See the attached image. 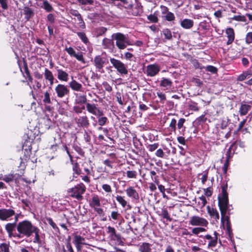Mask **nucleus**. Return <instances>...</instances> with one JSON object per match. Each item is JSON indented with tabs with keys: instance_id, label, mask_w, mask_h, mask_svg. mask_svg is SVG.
<instances>
[{
	"instance_id": "nucleus-1",
	"label": "nucleus",
	"mask_w": 252,
	"mask_h": 252,
	"mask_svg": "<svg viewBox=\"0 0 252 252\" xmlns=\"http://www.w3.org/2000/svg\"><path fill=\"white\" fill-rule=\"evenodd\" d=\"M37 228L30 221L23 220L16 225V229L18 233L15 236H17L18 238H21L24 236L29 238L33 234V232Z\"/></svg>"
},
{
	"instance_id": "nucleus-2",
	"label": "nucleus",
	"mask_w": 252,
	"mask_h": 252,
	"mask_svg": "<svg viewBox=\"0 0 252 252\" xmlns=\"http://www.w3.org/2000/svg\"><path fill=\"white\" fill-rule=\"evenodd\" d=\"M221 189L222 196L219 197V207L221 213V221L223 222V218L225 217L228 208V199L226 192L227 186H222Z\"/></svg>"
},
{
	"instance_id": "nucleus-3",
	"label": "nucleus",
	"mask_w": 252,
	"mask_h": 252,
	"mask_svg": "<svg viewBox=\"0 0 252 252\" xmlns=\"http://www.w3.org/2000/svg\"><path fill=\"white\" fill-rule=\"evenodd\" d=\"M114 38L116 41V45L119 49H124L130 44L128 36L122 33H116Z\"/></svg>"
},
{
	"instance_id": "nucleus-4",
	"label": "nucleus",
	"mask_w": 252,
	"mask_h": 252,
	"mask_svg": "<svg viewBox=\"0 0 252 252\" xmlns=\"http://www.w3.org/2000/svg\"><path fill=\"white\" fill-rule=\"evenodd\" d=\"M85 191V186L83 183H80L71 189L69 191V193L70 196L75 198L78 200H81L83 198L82 194Z\"/></svg>"
},
{
	"instance_id": "nucleus-5",
	"label": "nucleus",
	"mask_w": 252,
	"mask_h": 252,
	"mask_svg": "<svg viewBox=\"0 0 252 252\" xmlns=\"http://www.w3.org/2000/svg\"><path fill=\"white\" fill-rule=\"evenodd\" d=\"M110 62L113 66L121 75H126L128 73V70L126 65L120 60L113 58H110Z\"/></svg>"
},
{
	"instance_id": "nucleus-6",
	"label": "nucleus",
	"mask_w": 252,
	"mask_h": 252,
	"mask_svg": "<svg viewBox=\"0 0 252 252\" xmlns=\"http://www.w3.org/2000/svg\"><path fill=\"white\" fill-rule=\"evenodd\" d=\"M189 223L192 226L206 227L208 224V221L203 218L197 216H193L190 217Z\"/></svg>"
},
{
	"instance_id": "nucleus-7",
	"label": "nucleus",
	"mask_w": 252,
	"mask_h": 252,
	"mask_svg": "<svg viewBox=\"0 0 252 252\" xmlns=\"http://www.w3.org/2000/svg\"><path fill=\"white\" fill-rule=\"evenodd\" d=\"M108 62L107 59L101 56L97 55L94 58V63L96 71L102 72L105 64Z\"/></svg>"
},
{
	"instance_id": "nucleus-8",
	"label": "nucleus",
	"mask_w": 252,
	"mask_h": 252,
	"mask_svg": "<svg viewBox=\"0 0 252 252\" xmlns=\"http://www.w3.org/2000/svg\"><path fill=\"white\" fill-rule=\"evenodd\" d=\"M160 70V66L156 64H151L148 65L146 67L144 73L149 77H154L156 76Z\"/></svg>"
},
{
	"instance_id": "nucleus-9",
	"label": "nucleus",
	"mask_w": 252,
	"mask_h": 252,
	"mask_svg": "<svg viewBox=\"0 0 252 252\" xmlns=\"http://www.w3.org/2000/svg\"><path fill=\"white\" fill-rule=\"evenodd\" d=\"M55 91L59 98H63L69 94L68 87L62 84L57 85L55 88Z\"/></svg>"
},
{
	"instance_id": "nucleus-10",
	"label": "nucleus",
	"mask_w": 252,
	"mask_h": 252,
	"mask_svg": "<svg viewBox=\"0 0 252 252\" xmlns=\"http://www.w3.org/2000/svg\"><path fill=\"white\" fill-rule=\"evenodd\" d=\"M15 214V211L11 209H0V220L2 221H8Z\"/></svg>"
},
{
	"instance_id": "nucleus-11",
	"label": "nucleus",
	"mask_w": 252,
	"mask_h": 252,
	"mask_svg": "<svg viewBox=\"0 0 252 252\" xmlns=\"http://www.w3.org/2000/svg\"><path fill=\"white\" fill-rule=\"evenodd\" d=\"M86 109L89 113L92 114L95 116H103V111L100 110L97 107V105L94 103H86Z\"/></svg>"
},
{
	"instance_id": "nucleus-12",
	"label": "nucleus",
	"mask_w": 252,
	"mask_h": 252,
	"mask_svg": "<svg viewBox=\"0 0 252 252\" xmlns=\"http://www.w3.org/2000/svg\"><path fill=\"white\" fill-rule=\"evenodd\" d=\"M65 50L71 56L75 58L78 61L85 63V60L81 52L76 53L74 49L71 47H66Z\"/></svg>"
},
{
	"instance_id": "nucleus-13",
	"label": "nucleus",
	"mask_w": 252,
	"mask_h": 252,
	"mask_svg": "<svg viewBox=\"0 0 252 252\" xmlns=\"http://www.w3.org/2000/svg\"><path fill=\"white\" fill-rule=\"evenodd\" d=\"M18 220V217L16 216L15 217V222L14 223H8L5 226V229L6 230L8 234V236L10 237H13L15 238H17V236H16L17 233H14L13 231L15 230L16 227V222Z\"/></svg>"
},
{
	"instance_id": "nucleus-14",
	"label": "nucleus",
	"mask_w": 252,
	"mask_h": 252,
	"mask_svg": "<svg viewBox=\"0 0 252 252\" xmlns=\"http://www.w3.org/2000/svg\"><path fill=\"white\" fill-rule=\"evenodd\" d=\"M106 232L109 235V238L112 240L119 241L120 240V235L116 233L114 227L109 226L107 227Z\"/></svg>"
},
{
	"instance_id": "nucleus-15",
	"label": "nucleus",
	"mask_w": 252,
	"mask_h": 252,
	"mask_svg": "<svg viewBox=\"0 0 252 252\" xmlns=\"http://www.w3.org/2000/svg\"><path fill=\"white\" fill-rule=\"evenodd\" d=\"M69 13L76 17L77 20L78 21V25L80 28L82 29H84L85 28V24L82 18L81 14L79 13V12L74 9H70L69 10Z\"/></svg>"
},
{
	"instance_id": "nucleus-16",
	"label": "nucleus",
	"mask_w": 252,
	"mask_h": 252,
	"mask_svg": "<svg viewBox=\"0 0 252 252\" xmlns=\"http://www.w3.org/2000/svg\"><path fill=\"white\" fill-rule=\"evenodd\" d=\"M126 192L127 196L134 200H138L139 198V194L137 191L132 187H128L126 189Z\"/></svg>"
},
{
	"instance_id": "nucleus-17",
	"label": "nucleus",
	"mask_w": 252,
	"mask_h": 252,
	"mask_svg": "<svg viewBox=\"0 0 252 252\" xmlns=\"http://www.w3.org/2000/svg\"><path fill=\"white\" fill-rule=\"evenodd\" d=\"M153 244L148 242H143L138 245L139 252H154L153 250Z\"/></svg>"
},
{
	"instance_id": "nucleus-18",
	"label": "nucleus",
	"mask_w": 252,
	"mask_h": 252,
	"mask_svg": "<svg viewBox=\"0 0 252 252\" xmlns=\"http://www.w3.org/2000/svg\"><path fill=\"white\" fill-rule=\"evenodd\" d=\"M69 87L72 90L76 92H81L82 91L83 86L81 84L74 80L72 77V80L68 83Z\"/></svg>"
},
{
	"instance_id": "nucleus-19",
	"label": "nucleus",
	"mask_w": 252,
	"mask_h": 252,
	"mask_svg": "<svg viewBox=\"0 0 252 252\" xmlns=\"http://www.w3.org/2000/svg\"><path fill=\"white\" fill-rule=\"evenodd\" d=\"M58 79L63 82H67L68 80V74L61 69H57Z\"/></svg>"
},
{
	"instance_id": "nucleus-20",
	"label": "nucleus",
	"mask_w": 252,
	"mask_h": 252,
	"mask_svg": "<svg viewBox=\"0 0 252 252\" xmlns=\"http://www.w3.org/2000/svg\"><path fill=\"white\" fill-rule=\"evenodd\" d=\"M207 212L210 216L215 219L216 221H218L220 219L219 213L217 209L211 208L209 206H207Z\"/></svg>"
},
{
	"instance_id": "nucleus-21",
	"label": "nucleus",
	"mask_w": 252,
	"mask_h": 252,
	"mask_svg": "<svg viewBox=\"0 0 252 252\" xmlns=\"http://www.w3.org/2000/svg\"><path fill=\"white\" fill-rule=\"evenodd\" d=\"M194 25L192 20L189 19H184L180 21L181 26L185 29H190Z\"/></svg>"
},
{
	"instance_id": "nucleus-22",
	"label": "nucleus",
	"mask_w": 252,
	"mask_h": 252,
	"mask_svg": "<svg viewBox=\"0 0 252 252\" xmlns=\"http://www.w3.org/2000/svg\"><path fill=\"white\" fill-rule=\"evenodd\" d=\"M76 123L78 126L82 127H88L90 125L88 117L86 116L80 117L76 119Z\"/></svg>"
},
{
	"instance_id": "nucleus-23",
	"label": "nucleus",
	"mask_w": 252,
	"mask_h": 252,
	"mask_svg": "<svg viewBox=\"0 0 252 252\" xmlns=\"http://www.w3.org/2000/svg\"><path fill=\"white\" fill-rule=\"evenodd\" d=\"M225 32L227 34L228 40L227 41V45L231 44L235 38V33L234 30L231 28H229L226 29Z\"/></svg>"
},
{
	"instance_id": "nucleus-24",
	"label": "nucleus",
	"mask_w": 252,
	"mask_h": 252,
	"mask_svg": "<svg viewBox=\"0 0 252 252\" xmlns=\"http://www.w3.org/2000/svg\"><path fill=\"white\" fill-rule=\"evenodd\" d=\"M172 85V82L171 80L166 78H162L160 81V87L163 88L164 90L169 89Z\"/></svg>"
},
{
	"instance_id": "nucleus-25",
	"label": "nucleus",
	"mask_w": 252,
	"mask_h": 252,
	"mask_svg": "<svg viewBox=\"0 0 252 252\" xmlns=\"http://www.w3.org/2000/svg\"><path fill=\"white\" fill-rule=\"evenodd\" d=\"M44 77L46 80H48L51 86L54 84V77L52 72L47 68H45L44 70Z\"/></svg>"
},
{
	"instance_id": "nucleus-26",
	"label": "nucleus",
	"mask_w": 252,
	"mask_h": 252,
	"mask_svg": "<svg viewBox=\"0 0 252 252\" xmlns=\"http://www.w3.org/2000/svg\"><path fill=\"white\" fill-rule=\"evenodd\" d=\"M85 241V239L83 237L76 234H73V243L74 245H86Z\"/></svg>"
},
{
	"instance_id": "nucleus-27",
	"label": "nucleus",
	"mask_w": 252,
	"mask_h": 252,
	"mask_svg": "<svg viewBox=\"0 0 252 252\" xmlns=\"http://www.w3.org/2000/svg\"><path fill=\"white\" fill-rule=\"evenodd\" d=\"M185 121L186 120L184 118H180L177 124V128L181 135H184L186 130V127L184 125Z\"/></svg>"
},
{
	"instance_id": "nucleus-28",
	"label": "nucleus",
	"mask_w": 252,
	"mask_h": 252,
	"mask_svg": "<svg viewBox=\"0 0 252 252\" xmlns=\"http://www.w3.org/2000/svg\"><path fill=\"white\" fill-rule=\"evenodd\" d=\"M75 102L76 104H82L86 103L87 101V97L85 95L75 94Z\"/></svg>"
},
{
	"instance_id": "nucleus-29",
	"label": "nucleus",
	"mask_w": 252,
	"mask_h": 252,
	"mask_svg": "<svg viewBox=\"0 0 252 252\" xmlns=\"http://www.w3.org/2000/svg\"><path fill=\"white\" fill-rule=\"evenodd\" d=\"M65 150L69 157L71 162L73 165V169L74 171L77 174H79L80 173V170L78 167V166H79L77 162L75 163L74 164L73 163V160L72 159V156L70 155V154L68 150V148L66 146H65Z\"/></svg>"
},
{
	"instance_id": "nucleus-30",
	"label": "nucleus",
	"mask_w": 252,
	"mask_h": 252,
	"mask_svg": "<svg viewBox=\"0 0 252 252\" xmlns=\"http://www.w3.org/2000/svg\"><path fill=\"white\" fill-rule=\"evenodd\" d=\"M90 206L92 208H94L95 207H99L100 206V200L98 195H93L92 201L90 203Z\"/></svg>"
},
{
	"instance_id": "nucleus-31",
	"label": "nucleus",
	"mask_w": 252,
	"mask_h": 252,
	"mask_svg": "<svg viewBox=\"0 0 252 252\" xmlns=\"http://www.w3.org/2000/svg\"><path fill=\"white\" fill-rule=\"evenodd\" d=\"M14 177L15 175L13 173H10L1 176L0 177V179L3 180L7 183H8L12 182L14 180Z\"/></svg>"
},
{
	"instance_id": "nucleus-32",
	"label": "nucleus",
	"mask_w": 252,
	"mask_h": 252,
	"mask_svg": "<svg viewBox=\"0 0 252 252\" xmlns=\"http://www.w3.org/2000/svg\"><path fill=\"white\" fill-rule=\"evenodd\" d=\"M110 2L121 7L127 3L126 0H109Z\"/></svg>"
},
{
	"instance_id": "nucleus-33",
	"label": "nucleus",
	"mask_w": 252,
	"mask_h": 252,
	"mask_svg": "<svg viewBox=\"0 0 252 252\" xmlns=\"http://www.w3.org/2000/svg\"><path fill=\"white\" fill-rule=\"evenodd\" d=\"M250 108L251 106L248 104H242L239 110L240 115H245L248 113V111L250 109Z\"/></svg>"
},
{
	"instance_id": "nucleus-34",
	"label": "nucleus",
	"mask_w": 252,
	"mask_h": 252,
	"mask_svg": "<svg viewBox=\"0 0 252 252\" xmlns=\"http://www.w3.org/2000/svg\"><path fill=\"white\" fill-rule=\"evenodd\" d=\"M39 229L37 227L35 230V231L33 232V234H34V238L33 239V242L34 243H37L38 244H41V241L40 239V236H39Z\"/></svg>"
},
{
	"instance_id": "nucleus-35",
	"label": "nucleus",
	"mask_w": 252,
	"mask_h": 252,
	"mask_svg": "<svg viewBox=\"0 0 252 252\" xmlns=\"http://www.w3.org/2000/svg\"><path fill=\"white\" fill-rule=\"evenodd\" d=\"M102 45L105 48H110L113 45V41L111 39L105 38L103 40Z\"/></svg>"
},
{
	"instance_id": "nucleus-36",
	"label": "nucleus",
	"mask_w": 252,
	"mask_h": 252,
	"mask_svg": "<svg viewBox=\"0 0 252 252\" xmlns=\"http://www.w3.org/2000/svg\"><path fill=\"white\" fill-rule=\"evenodd\" d=\"M116 200L122 205L123 207H125L127 205L126 201L123 196L117 195L116 197Z\"/></svg>"
},
{
	"instance_id": "nucleus-37",
	"label": "nucleus",
	"mask_w": 252,
	"mask_h": 252,
	"mask_svg": "<svg viewBox=\"0 0 252 252\" xmlns=\"http://www.w3.org/2000/svg\"><path fill=\"white\" fill-rule=\"evenodd\" d=\"M206 231V229L204 227L200 226L197 227H194L192 229V234L197 235L201 232H203Z\"/></svg>"
},
{
	"instance_id": "nucleus-38",
	"label": "nucleus",
	"mask_w": 252,
	"mask_h": 252,
	"mask_svg": "<svg viewBox=\"0 0 252 252\" xmlns=\"http://www.w3.org/2000/svg\"><path fill=\"white\" fill-rule=\"evenodd\" d=\"M8 244L2 243L0 245V252H10Z\"/></svg>"
},
{
	"instance_id": "nucleus-39",
	"label": "nucleus",
	"mask_w": 252,
	"mask_h": 252,
	"mask_svg": "<svg viewBox=\"0 0 252 252\" xmlns=\"http://www.w3.org/2000/svg\"><path fill=\"white\" fill-rule=\"evenodd\" d=\"M162 33L164 36L165 38H166V39L170 40L172 39V36L171 32L169 29H163L162 31Z\"/></svg>"
},
{
	"instance_id": "nucleus-40",
	"label": "nucleus",
	"mask_w": 252,
	"mask_h": 252,
	"mask_svg": "<svg viewBox=\"0 0 252 252\" xmlns=\"http://www.w3.org/2000/svg\"><path fill=\"white\" fill-rule=\"evenodd\" d=\"M98 118V123L100 126H104L107 121V118L103 116H96Z\"/></svg>"
},
{
	"instance_id": "nucleus-41",
	"label": "nucleus",
	"mask_w": 252,
	"mask_h": 252,
	"mask_svg": "<svg viewBox=\"0 0 252 252\" xmlns=\"http://www.w3.org/2000/svg\"><path fill=\"white\" fill-rule=\"evenodd\" d=\"M77 34L78 36L79 37V38L84 43L86 44L88 42V39L84 32H78Z\"/></svg>"
},
{
	"instance_id": "nucleus-42",
	"label": "nucleus",
	"mask_w": 252,
	"mask_h": 252,
	"mask_svg": "<svg viewBox=\"0 0 252 252\" xmlns=\"http://www.w3.org/2000/svg\"><path fill=\"white\" fill-rule=\"evenodd\" d=\"M231 19L233 20L243 22H246L247 21L246 18L244 15H235L231 18Z\"/></svg>"
},
{
	"instance_id": "nucleus-43",
	"label": "nucleus",
	"mask_w": 252,
	"mask_h": 252,
	"mask_svg": "<svg viewBox=\"0 0 252 252\" xmlns=\"http://www.w3.org/2000/svg\"><path fill=\"white\" fill-rule=\"evenodd\" d=\"M43 5L44 9L47 12L52 11L53 7L51 5L47 0H44L43 2Z\"/></svg>"
},
{
	"instance_id": "nucleus-44",
	"label": "nucleus",
	"mask_w": 252,
	"mask_h": 252,
	"mask_svg": "<svg viewBox=\"0 0 252 252\" xmlns=\"http://www.w3.org/2000/svg\"><path fill=\"white\" fill-rule=\"evenodd\" d=\"M177 121L175 119H172L169 124V127L173 132L176 130Z\"/></svg>"
},
{
	"instance_id": "nucleus-45",
	"label": "nucleus",
	"mask_w": 252,
	"mask_h": 252,
	"mask_svg": "<svg viewBox=\"0 0 252 252\" xmlns=\"http://www.w3.org/2000/svg\"><path fill=\"white\" fill-rule=\"evenodd\" d=\"M161 216L164 219H166L169 221L171 220V219L170 217V215L166 209H162L161 212Z\"/></svg>"
},
{
	"instance_id": "nucleus-46",
	"label": "nucleus",
	"mask_w": 252,
	"mask_h": 252,
	"mask_svg": "<svg viewBox=\"0 0 252 252\" xmlns=\"http://www.w3.org/2000/svg\"><path fill=\"white\" fill-rule=\"evenodd\" d=\"M245 42L247 44L252 43V32H248L245 37Z\"/></svg>"
},
{
	"instance_id": "nucleus-47",
	"label": "nucleus",
	"mask_w": 252,
	"mask_h": 252,
	"mask_svg": "<svg viewBox=\"0 0 252 252\" xmlns=\"http://www.w3.org/2000/svg\"><path fill=\"white\" fill-rule=\"evenodd\" d=\"M165 19L169 22L173 21L175 20V17L174 14L171 12H168L165 16Z\"/></svg>"
},
{
	"instance_id": "nucleus-48",
	"label": "nucleus",
	"mask_w": 252,
	"mask_h": 252,
	"mask_svg": "<svg viewBox=\"0 0 252 252\" xmlns=\"http://www.w3.org/2000/svg\"><path fill=\"white\" fill-rule=\"evenodd\" d=\"M147 19L152 23H156L158 22V17L154 14H150L148 16Z\"/></svg>"
},
{
	"instance_id": "nucleus-49",
	"label": "nucleus",
	"mask_w": 252,
	"mask_h": 252,
	"mask_svg": "<svg viewBox=\"0 0 252 252\" xmlns=\"http://www.w3.org/2000/svg\"><path fill=\"white\" fill-rule=\"evenodd\" d=\"M217 240L218 238L217 237L213 238L212 240H210L208 245V248L215 247L217 244Z\"/></svg>"
},
{
	"instance_id": "nucleus-50",
	"label": "nucleus",
	"mask_w": 252,
	"mask_h": 252,
	"mask_svg": "<svg viewBox=\"0 0 252 252\" xmlns=\"http://www.w3.org/2000/svg\"><path fill=\"white\" fill-rule=\"evenodd\" d=\"M43 101L45 103H47V104H49V103H51V99H50V94H49V93L48 92H46L44 94V97H43Z\"/></svg>"
},
{
	"instance_id": "nucleus-51",
	"label": "nucleus",
	"mask_w": 252,
	"mask_h": 252,
	"mask_svg": "<svg viewBox=\"0 0 252 252\" xmlns=\"http://www.w3.org/2000/svg\"><path fill=\"white\" fill-rule=\"evenodd\" d=\"M127 177L129 178H136L137 176V172L135 171H127L126 172Z\"/></svg>"
},
{
	"instance_id": "nucleus-52",
	"label": "nucleus",
	"mask_w": 252,
	"mask_h": 252,
	"mask_svg": "<svg viewBox=\"0 0 252 252\" xmlns=\"http://www.w3.org/2000/svg\"><path fill=\"white\" fill-rule=\"evenodd\" d=\"M159 145L158 143H154L153 144H150L148 146L147 148L149 151L152 152L155 151L158 147Z\"/></svg>"
},
{
	"instance_id": "nucleus-53",
	"label": "nucleus",
	"mask_w": 252,
	"mask_h": 252,
	"mask_svg": "<svg viewBox=\"0 0 252 252\" xmlns=\"http://www.w3.org/2000/svg\"><path fill=\"white\" fill-rule=\"evenodd\" d=\"M206 70L212 73H216L217 72V68L212 65H208L206 67Z\"/></svg>"
},
{
	"instance_id": "nucleus-54",
	"label": "nucleus",
	"mask_w": 252,
	"mask_h": 252,
	"mask_svg": "<svg viewBox=\"0 0 252 252\" xmlns=\"http://www.w3.org/2000/svg\"><path fill=\"white\" fill-rule=\"evenodd\" d=\"M199 199L200 200V202H199V203L201 205V207H204L207 202L205 197L202 195L199 197Z\"/></svg>"
},
{
	"instance_id": "nucleus-55",
	"label": "nucleus",
	"mask_w": 252,
	"mask_h": 252,
	"mask_svg": "<svg viewBox=\"0 0 252 252\" xmlns=\"http://www.w3.org/2000/svg\"><path fill=\"white\" fill-rule=\"evenodd\" d=\"M102 188L106 192L109 193L112 191L111 186L108 184H103L102 186Z\"/></svg>"
},
{
	"instance_id": "nucleus-56",
	"label": "nucleus",
	"mask_w": 252,
	"mask_h": 252,
	"mask_svg": "<svg viewBox=\"0 0 252 252\" xmlns=\"http://www.w3.org/2000/svg\"><path fill=\"white\" fill-rule=\"evenodd\" d=\"M102 85L106 91L110 92L112 90V87L107 82L103 83Z\"/></svg>"
},
{
	"instance_id": "nucleus-57",
	"label": "nucleus",
	"mask_w": 252,
	"mask_h": 252,
	"mask_svg": "<svg viewBox=\"0 0 252 252\" xmlns=\"http://www.w3.org/2000/svg\"><path fill=\"white\" fill-rule=\"evenodd\" d=\"M224 221H226L227 229L229 231V229H230V224L229 221V218L228 216H226V215H225V217L223 218V222L221 221L222 223H224Z\"/></svg>"
},
{
	"instance_id": "nucleus-58",
	"label": "nucleus",
	"mask_w": 252,
	"mask_h": 252,
	"mask_svg": "<svg viewBox=\"0 0 252 252\" xmlns=\"http://www.w3.org/2000/svg\"><path fill=\"white\" fill-rule=\"evenodd\" d=\"M120 216V214L117 211H113L111 214V218L114 220H117Z\"/></svg>"
},
{
	"instance_id": "nucleus-59",
	"label": "nucleus",
	"mask_w": 252,
	"mask_h": 252,
	"mask_svg": "<svg viewBox=\"0 0 252 252\" xmlns=\"http://www.w3.org/2000/svg\"><path fill=\"white\" fill-rule=\"evenodd\" d=\"M155 155L159 158H163L164 156V152L161 149H158L156 152Z\"/></svg>"
},
{
	"instance_id": "nucleus-60",
	"label": "nucleus",
	"mask_w": 252,
	"mask_h": 252,
	"mask_svg": "<svg viewBox=\"0 0 252 252\" xmlns=\"http://www.w3.org/2000/svg\"><path fill=\"white\" fill-rule=\"evenodd\" d=\"M81 4H91L93 3V0H77Z\"/></svg>"
},
{
	"instance_id": "nucleus-61",
	"label": "nucleus",
	"mask_w": 252,
	"mask_h": 252,
	"mask_svg": "<svg viewBox=\"0 0 252 252\" xmlns=\"http://www.w3.org/2000/svg\"><path fill=\"white\" fill-rule=\"evenodd\" d=\"M25 73H26V77L28 78L29 82H32V77L31 76L30 73V72L28 69V68L26 67H25Z\"/></svg>"
},
{
	"instance_id": "nucleus-62",
	"label": "nucleus",
	"mask_w": 252,
	"mask_h": 252,
	"mask_svg": "<svg viewBox=\"0 0 252 252\" xmlns=\"http://www.w3.org/2000/svg\"><path fill=\"white\" fill-rule=\"evenodd\" d=\"M47 221L48 223L53 228H55L57 227L56 223L53 221V220L51 218H47Z\"/></svg>"
},
{
	"instance_id": "nucleus-63",
	"label": "nucleus",
	"mask_w": 252,
	"mask_h": 252,
	"mask_svg": "<svg viewBox=\"0 0 252 252\" xmlns=\"http://www.w3.org/2000/svg\"><path fill=\"white\" fill-rule=\"evenodd\" d=\"M245 76V78H249L250 76H252V70H248L245 72H243L242 73Z\"/></svg>"
},
{
	"instance_id": "nucleus-64",
	"label": "nucleus",
	"mask_w": 252,
	"mask_h": 252,
	"mask_svg": "<svg viewBox=\"0 0 252 252\" xmlns=\"http://www.w3.org/2000/svg\"><path fill=\"white\" fill-rule=\"evenodd\" d=\"M245 76V78H249L250 76H252V70H248L245 72H243L242 73Z\"/></svg>"
}]
</instances>
